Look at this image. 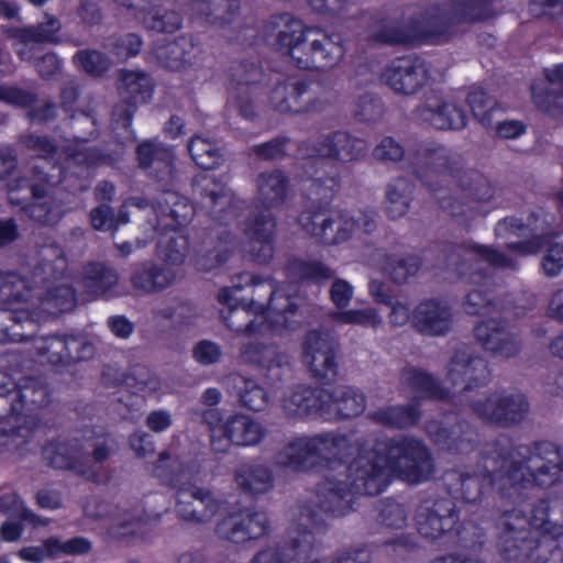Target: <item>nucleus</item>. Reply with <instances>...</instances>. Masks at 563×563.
<instances>
[{"label": "nucleus", "mask_w": 563, "mask_h": 563, "mask_svg": "<svg viewBox=\"0 0 563 563\" xmlns=\"http://www.w3.org/2000/svg\"><path fill=\"white\" fill-rule=\"evenodd\" d=\"M563 478V450L550 441L519 446L507 452L498 445H487L473 468L461 474V492L474 503L484 495L485 486L503 497L517 500L520 490L549 487Z\"/></svg>", "instance_id": "1"}, {"label": "nucleus", "mask_w": 563, "mask_h": 563, "mask_svg": "<svg viewBox=\"0 0 563 563\" xmlns=\"http://www.w3.org/2000/svg\"><path fill=\"white\" fill-rule=\"evenodd\" d=\"M360 462L354 483L363 486L369 495L383 492L393 477L410 484L429 479L433 464L426 446L418 440L404 439L379 445L376 451H367L357 456Z\"/></svg>", "instance_id": "2"}, {"label": "nucleus", "mask_w": 563, "mask_h": 563, "mask_svg": "<svg viewBox=\"0 0 563 563\" xmlns=\"http://www.w3.org/2000/svg\"><path fill=\"white\" fill-rule=\"evenodd\" d=\"M49 401L51 391L43 377L27 376L14 382L0 372V453L19 450L32 440L36 422L20 413L44 408Z\"/></svg>", "instance_id": "3"}, {"label": "nucleus", "mask_w": 563, "mask_h": 563, "mask_svg": "<svg viewBox=\"0 0 563 563\" xmlns=\"http://www.w3.org/2000/svg\"><path fill=\"white\" fill-rule=\"evenodd\" d=\"M417 176L432 191H437L438 183L451 184L455 194L465 201L443 202L442 207L453 217H474L479 213L478 202L488 201L493 188L487 179L475 170L455 166L450 152L444 147L423 150L417 157Z\"/></svg>", "instance_id": "4"}, {"label": "nucleus", "mask_w": 563, "mask_h": 563, "mask_svg": "<svg viewBox=\"0 0 563 563\" xmlns=\"http://www.w3.org/2000/svg\"><path fill=\"white\" fill-rule=\"evenodd\" d=\"M196 190L216 225L210 229L203 246L196 256V266L201 272H211L224 264L236 246V239L227 227L236 220L243 202L222 181L212 176L197 178Z\"/></svg>", "instance_id": "5"}, {"label": "nucleus", "mask_w": 563, "mask_h": 563, "mask_svg": "<svg viewBox=\"0 0 563 563\" xmlns=\"http://www.w3.org/2000/svg\"><path fill=\"white\" fill-rule=\"evenodd\" d=\"M119 451L110 433H93L84 439H55L43 448L44 460L54 468L71 471L97 481L103 465Z\"/></svg>", "instance_id": "6"}, {"label": "nucleus", "mask_w": 563, "mask_h": 563, "mask_svg": "<svg viewBox=\"0 0 563 563\" xmlns=\"http://www.w3.org/2000/svg\"><path fill=\"white\" fill-rule=\"evenodd\" d=\"M545 221L532 216L526 223L519 218L510 217L499 221L495 228L496 238L504 241L507 254L484 245H475L466 258L483 261L490 266L507 268L515 267L517 257L533 255L544 244Z\"/></svg>", "instance_id": "7"}, {"label": "nucleus", "mask_w": 563, "mask_h": 563, "mask_svg": "<svg viewBox=\"0 0 563 563\" xmlns=\"http://www.w3.org/2000/svg\"><path fill=\"white\" fill-rule=\"evenodd\" d=\"M526 512L519 508L505 511L499 520L501 529L499 542L503 551L509 558H517L518 551L521 556L531 555L532 543L540 534H549L558 538L563 534V526L549 519L550 506L545 500H540L530 509L529 518Z\"/></svg>", "instance_id": "8"}, {"label": "nucleus", "mask_w": 563, "mask_h": 563, "mask_svg": "<svg viewBox=\"0 0 563 563\" xmlns=\"http://www.w3.org/2000/svg\"><path fill=\"white\" fill-rule=\"evenodd\" d=\"M327 531L324 520L310 506L301 508L287 539L260 549L250 563H294L308 559L317 545L316 536Z\"/></svg>", "instance_id": "9"}, {"label": "nucleus", "mask_w": 563, "mask_h": 563, "mask_svg": "<svg viewBox=\"0 0 563 563\" xmlns=\"http://www.w3.org/2000/svg\"><path fill=\"white\" fill-rule=\"evenodd\" d=\"M349 387H338L331 393L309 385H296L283 399V410L288 417L318 415L325 420L350 418L352 405Z\"/></svg>", "instance_id": "10"}, {"label": "nucleus", "mask_w": 563, "mask_h": 563, "mask_svg": "<svg viewBox=\"0 0 563 563\" xmlns=\"http://www.w3.org/2000/svg\"><path fill=\"white\" fill-rule=\"evenodd\" d=\"M36 327L30 310L0 309V343H18L32 340L38 356L44 357L52 365H67L65 334L35 336Z\"/></svg>", "instance_id": "11"}, {"label": "nucleus", "mask_w": 563, "mask_h": 563, "mask_svg": "<svg viewBox=\"0 0 563 563\" xmlns=\"http://www.w3.org/2000/svg\"><path fill=\"white\" fill-rule=\"evenodd\" d=\"M265 29L297 68L316 71L314 29L305 27L300 20L289 13L273 15Z\"/></svg>", "instance_id": "12"}, {"label": "nucleus", "mask_w": 563, "mask_h": 563, "mask_svg": "<svg viewBox=\"0 0 563 563\" xmlns=\"http://www.w3.org/2000/svg\"><path fill=\"white\" fill-rule=\"evenodd\" d=\"M342 352L339 341L328 332L311 330L301 343V361L310 376L322 385L343 378Z\"/></svg>", "instance_id": "13"}, {"label": "nucleus", "mask_w": 563, "mask_h": 563, "mask_svg": "<svg viewBox=\"0 0 563 563\" xmlns=\"http://www.w3.org/2000/svg\"><path fill=\"white\" fill-rule=\"evenodd\" d=\"M154 88V79L146 71L120 69L117 84L119 101L112 109V128L123 129L135 139V132L132 129L133 117L140 106L152 100Z\"/></svg>", "instance_id": "14"}, {"label": "nucleus", "mask_w": 563, "mask_h": 563, "mask_svg": "<svg viewBox=\"0 0 563 563\" xmlns=\"http://www.w3.org/2000/svg\"><path fill=\"white\" fill-rule=\"evenodd\" d=\"M55 187L38 180L30 183L26 178H18L9 184L10 201L14 202L13 192L15 190L30 188L35 201L25 207L27 217L41 225L54 227L69 211L65 200L66 195Z\"/></svg>", "instance_id": "15"}, {"label": "nucleus", "mask_w": 563, "mask_h": 563, "mask_svg": "<svg viewBox=\"0 0 563 563\" xmlns=\"http://www.w3.org/2000/svg\"><path fill=\"white\" fill-rule=\"evenodd\" d=\"M175 514L180 521L192 526H207L224 508V500L209 488L183 484L176 489Z\"/></svg>", "instance_id": "16"}, {"label": "nucleus", "mask_w": 563, "mask_h": 563, "mask_svg": "<svg viewBox=\"0 0 563 563\" xmlns=\"http://www.w3.org/2000/svg\"><path fill=\"white\" fill-rule=\"evenodd\" d=\"M252 288L250 306L263 313L267 310L266 319H269L274 327H287L288 313H294L297 306L282 289L276 287L275 282L267 277L243 274L240 276Z\"/></svg>", "instance_id": "17"}, {"label": "nucleus", "mask_w": 563, "mask_h": 563, "mask_svg": "<svg viewBox=\"0 0 563 563\" xmlns=\"http://www.w3.org/2000/svg\"><path fill=\"white\" fill-rule=\"evenodd\" d=\"M351 474L335 475L324 474L323 481L317 486L314 504L307 503L299 507V511L305 506L312 507L318 517L322 518L329 525L324 517L339 518L347 515L351 507L352 482ZM300 512H298L299 515Z\"/></svg>", "instance_id": "18"}, {"label": "nucleus", "mask_w": 563, "mask_h": 563, "mask_svg": "<svg viewBox=\"0 0 563 563\" xmlns=\"http://www.w3.org/2000/svg\"><path fill=\"white\" fill-rule=\"evenodd\" d=\"M19 142L29 151L37 153V157L30 162V175L32 180L45 183L48 186H57L64 178V172L56 162L57 146L46 135L23 133Z\"/></svg>", "instance_id": "19"}, {"label": "nucleus", "mask_w": 563, "mask_h": 563, "mask_svg": "<svg viewBox=\"0 0 563 563\" xmlns=\"http://www.w3.org/2000/svg\"><path fill=\"white\" fill-rule=\"evenodd\" d=\"M137 166L145 174L162 184L172 186L176 179L174 148L157 139H147L135 147Z\"/></svg>", "instance_id": "20"}, {"label": "nucleus", "mask_w": 563, "mask_h": 563, "mask_svg": "<svg viewBox=\"0 0 563 563\" xmlns=\"http://www.w3.org/2000/svg\"><path fill=\"white\" fill-rule=\"evenodd\" d=\"M317 467L324 474H350L352 465V439L349 433L338 431L313 435Z\"/></svg>", "instance_id": "21"}, {"label": "nucleus", "mask_w": 563, "mask_h": 563, "mask_svg": "<svg viewBox=\"0 0 563 563\" xmlns=\"http://www.w3.org/2000/svg\"><path fill=\"white\" fill-rule=\"evenodd\" d=\"M384 82L396 93L410 96L418 92L430 79L428 64L418 57L391 60L382 75Z\"/></svg>", "instance_id": "22"}, {"label": "nucleus", "mask_w": 563, "mask_h": 563, "mask_svg": "<svg viewBox=\"0 0 563 563\" xmlns=\"http://www.w3.org/2000/svg\"><path fill=\"white\" fill-rule=\"evenodd\" d=\"M178 278L177 268L145 260L130 265L128 282L136 294L150 296L173 287Z\"/></svg>", "instance_id": "23"}, {"label": "nucleus", "mask_w": 563, "mask_h": 563, "mask_svg": "<svg viewBox=\"0 0 563 563\" xmlns=\"http://www.w3.org/2000/svg\"><path fill=\"white\" fill-rule=\"evenodd\" d=\"M233 288L223 287L219 290L218 300L223 307L220 309V317L227 328L240 335L262 334L266 328V316L253 312L251 306L245 303L232 305L234 298Z\"/></svg>", "instance_id": "24"}, {"label": "nucleus", "mask_w": 563, "mask_h": 563, "mask_svg": "<svg viewBox=\"0 0 563 563\" xmlns=\"http://www.w3.org/2000/svg\"><path fill=\"white\" fill-rule=\"evenodd\" d=\"M474 411L484 420L499 424L510 426L518 423L526 417L529 405L521 394H493L483 401L473 405Z\"/></svg>", "instance_id": "25"}, {"label": "nucleus", "mask_w": 563, "mask_h": 563, "mask_svg": "<svg viewBox=\"0 0 563 563\" xmlns=\"http://www.w3.org/2000/svg\"><path fill=\"white\" fill-rule=\"evenodd\" d=\"M489 377V369L479 356L474 355L470 347L456 350L450 360L446 378L453 387L461 391L471 390L484 385Z\"/></svg>", "instance_id": "26"}, {"label": "nucleus", "mask_w": 563, "mask_h": 563, "mask_svg": "<svg viewBox=\"0 0 563 563\" xmlns=\"http://www.w3.org/2000/svg\"><path fill=\"white\" fill-rule=\"evenodd\" d=\"M416 115L422 122L440 130H459L466 125V114L459 107L453 95H433L416 110Z\"/></svg>", "instance_id": "27"}, {"label": "nucleus", "mask_w": 563, "mask_h": 563, "mask_svg": "<svg viewBox=\"0 0 563 563\" xmlns=\"http://www.w3.org/2000/svg\"><path fill=\"white\" fill-rule=\"evenodd\" d=\"M67 266V260L59 245L52 243L42 246L37 251L36 263L29 277L34 292L64 280Z\"/></svg>", "instance_id": "28"}, {"label": "nucleus", "mask_w": 563, "mask_h": 563, "mask_svg": "<svg viewBox=\"0 0 563 563\" xmlns=\"http://www.w3.org/2000/svg\"><path fill=\"white\" fill-rule=\"evenodd\" d=\"M153 211L155 221L151 222L154 231L172 230L186 225L194 217L195 210L187 198L176 191H164L155 201Z\"/></svg>", "instance_id": "29"}, {"label": "nucleus", "mask_w": 563, "mask_h": 563, "mask_svg": "<svg viewBox=\"0 0 563 563\" xmlns=\"http://www.w3.org/2000/svg\"><path fill=\"white\" fill-rule=\"evenodd\" d=\"M475 335L486 350L504 358L517 355L520 350V342L515 333L496 319L478 323Z\"/></svg>", "instance_id": "30"}, {"label": "nucleus", "mask_w": 563, "mask_h": 563, "mask_svg": "<svg viewBox=\"0 0 563 563\" xmlns=\"http://www.w3.org/2000/svg\"><path fill=\"white\" fill-rule=\"evenodd\" d=\"M152 472L162 482L178 488L186 484V479L195 477L200 472V465L194 459L181 457L172 451H163Z\"/></svg>", "instance_id": "31"}, {"label": "nucleus", "mask_w": 563, "mask_h": 563, "mask_svg": "<svg viewBox=\"0 0 563 563\" xmlns=\"http://www.w3.org/2000/svg\"><path fill=\"white\" fill-rule=\"evenodd\" d=\"M202 48L192 37L179 36L156 49V58L162 66L172 70H184L196 66Z\"/></svg>", "instance_id": "32"}, {"label": "nucleus", "mask_w": 563, "mask_h": 563, "mask_svg": "<svg viewBox=\"0 0 563 563\" xmlns=\"http://www.w3.org/2000/svg\"><path fill=\"white\" fill-rule=\"evenodd\" d=\"M120 280L114 267L103 262H88L80 272L79 284L85 296L99 299L111 291Z\"/></svg>", "instance_id": "33"}, {"label": "nucleus", "mask_w": 563, "mask_h": 563, "mask_svg": "<svg viewBox=\"0 0 563 563\" xmlns=\"http://www.w3.org/2000/svg\"><path fill=\"white\" fill-rule=\"evenodd\" d=\"M289 190L290 180L282 169L265 170L256 177V201L266 210L282 208Z\"/></svg>", "instance_id": "34"}, {"label": "nucleus", "mask_w": 563, "mask_h": 563, "mask_svg": "<svg viewBox=\"0 0 563 563\" xmlns=\"http://www.w3.org/2000/svg\"><path fill=\"white\" fill-rule=\"evenodd\" d=\"M456 515L448 500L435 501L430 508L421 506L417 512L418 531L424 538L435 539L453 528Z\"/></svg>", "instance_id": "35"}, {"label": "nucleus", "mask_w": 563, "mask_h": 563, "mask_svg": "<svg viewBox=\"0 0 563 563\" xmlns=\"http://www.w3.org/2000/svg\"><path fill=\"white\" fill-rule=\"evenodd\" d=\"M161 521V515H148L142 509L115 516L108 533L115 540L144 539L150 530Z\"/></svg>", "instance_id": "36"}, {"label": "nucleus", "mask_w": 563, "mask_h": 563, "mask_svg": "<svg viewBox=\"0 0 563 563\" xmlns=\"http://www.w3.org/2000/svg\"><path fill=\"white\" fill-rule=\"evenodd\" d=\"M413 324L422 334L441 335L450 330L452 313L445 302L428 300L416 308Z\"/></svg>", "instance_id": "37"}, {"label": "nucleus", "mask_w": 563, "mask_h": 563, "mask_svg": "<svg viewBox=\"0 0 563 563\" xmlns=\"http://www.w3.org/2000/svg\"><path fill=\"white\" fill-rule=\"evenodd\" d=\"M275 463L298 473L317 467L313 437L296 438L288 442L277 452Z\"/></svg>", "instance_id": "38"}, {"label": "nucleus", "mask_w": 563, "mask_h": 563, "mask_svg": "<svg viewBox=\"0 0 563 563\" xmlns=\"http://www.w3.org/2000/svg\"><path fill=\"white\" fill-rule=\"evenodd\" d=\"M241 361L266 373L279 371L289 364L288 355L273 344L249 342L240 349Z\"/></svg>", "instance_id": "39"}, {"label": "nucleus", "mask_w": 563, "mask_h": 563, "mask_svg": "<svg viewBox=\"0 0 563 563\" xmlns=\"http://www.w3.org/2000/svg\"><path fill=\"white\" fill-rule=\"evenodd\" d=\"M221 431L238 446H255L266 437V428L247 415H234L222 424Z\"/></svg>", "instance_id": "40"}, {"label": "nucleus", "mask_w": 563, "mask_h": 563, "mask_svg": "<svg viewBox=\"0 0 563 563\" xmlns=\"http://www.w3.org/2000/svg\"><path fill=\"white\" fill-rule=\"evenodd\" d=\"M236 485L246 494L258 496L274 488L275 476L272 468L263 463L241 464L234 472Z\"/></svg>", "instance_id": "41"}, {"label": "nucleus", "mask_w": 563, "mask_h": 563, "mask_svg": "<svg viewBox=\"0 0 563 563\" xmlns=\"http://www.w3.org/2000/svg\"><path fill=\"white\" fill-rule=\"evenodd\" d=\"M34 290L27 278L15 272H0V303H25L34 308ZM29 310V308H25Z\"/></svg>", "instance_id": "42"}, {"label": "nucleus", "mask_w": 563, "mask_h": 563, "mask_svg": "<svg viewBox=\"0 0 563 563\" xmlns=\"http://www.w3.org/2000/svg\"><path fill=\"white\" fill-rule=\"evenodd\" d=\"M35 307L42 306V309L47 312H65L75 307L76 296L74 288L62 280L49 287L43 288L34 292Z\"/></svg>", "instance_id": "43"}, {"label": "nucleus", "mask_w": 563, "mask_h": 563, "mask_svg": "<svg viewBox=\"0 0 563 563\" xmlns=\"http://www.w3.org/2000/svg\"><path fill=\"white\" fill-rule=\"evenodd\" d=\"M227 384L235 389L240 402L252 411H263L269 401L267 391L254 379L246 378L240 374H231Z\"/></svg>", "instance_id": "44"}, {"label": "nucleus", "mask_w": 563, "mask_h": 563, "mask_svg": "<svg viewBox=\"0 0 563 563\" xmlns=\"http://www.w3.org/2000/svg\"><path fill=\"white\" fill-rule=\"evenodd\" d=\"M302 155L330 157L339 161H349L352 155V144L347 132H333L322 137L318 146L309 150L307 144L299 147Z\"/></svg>", "instance_id": "45"}, {"label": "nucleus", "mask_w": 563, "mask_h": 563, "mask_svg": "<svg viewBox=\"0 0 563 563\" xmlns=\"http://www.w3.org/2000/svg\"><path fill=\"white\" fill-rule=\"evenodd\" d=\"M313 86L310 80L288 78L286 102L290 104L289 112L305 113L319 109L320 101Z\"/></svg>", "instance_id": "46"}, {"label": "nucleus", "mask_w": 563, "mask_h": 563, "mask_svg": "<svg viewBox=\"0 0 563 563\" xmlns=\"http://www.w3.org/2000/svg\"><path fill=\"white\" fill-rule=\"evenodd\" d=\"M331 212L323 206H310L305 209L298 217L301 228L322 243H331L335 241L332 233L328 232Z\"/></svg>", "instance_id": "47"}, {"label": "nucleus", "mask_w": 563, "mask_h": 563, "mask_svg": "<svg viewBox=\"0 0 563 563\" xmlns=\"http://www.w3.org/2000/svg\"><path fill=\"white\" fill-rule=\"evenodd\" d=\"M141 22L148 31L156 33H175L183 25L180 13L165 7H152L141 11Z\"/></svg>", "instance_id": "48"}, {"label": "nucleus", "mask_w": 563, "mask_h": 563, "mask_svg": "<svg viewBox=\"0 0 563 563\" xmlns=\"http://www.w3.org/2000/svg\"><path fill=\"white\" fill-rule=\"evenodd\" d=\"M192 9L210 23L224 25L234 20L240 5L238 0H194Z\"/></svg>", "instance_id": "49"}, {"label": "nucleus", "mask_w": 563, "mask_h": 563, "mask_svg": "<svg viewBox=\"0 0 563 563\" xmlns=\"http://www.w3.org/2000/svg\"><path fill=\"white\" fill-rule=\"evenodd\" d=\"M285 271L287 276L295 282L322 283L333 276V271L319 261L291 258Z\"/></svg>", "instance_id": "50"}, {"label": "nucleus", "mask_w": 563, "mask_h": 563, "mask_svg": "<svg viewBox=\"0 0 563 563\" xmlns=\"http://www.w3.org/2000/svg\"><path fill=\"white\" fill-rule=\"evenodd\" d=\"M314 37L316 71L333 68L344 55L343 47L332 36L319 29H314Z\"/></svg>", "instance_id": "51"}, {"label": "nucleus", "mask_w": 563, "mask_h": 563, "mask_svg": "<svg viewBox=\"0 0 563 563\" xmlns=\"http://www.w3.org/2000/svg\"><path fill=\"white\" fill-rule=\"evenodd\" d=\"M62 30L60 21L53 14L45 13L43 20L35 25L19 31L21 43H58V33Z\"/></svg>", "instance_id": "52"}, {"label": "nucleus", "mask_w": 563, "mask_h": 563, "mask_svg": "<svg viewBox=\"0 0 563 563\" xmlns=\"http://www.w3.org/2000/svg\"><path fill=\"white\" fill-rule=\"evenodd\" d=\"M544 75L550 86L549 95L544 96L542 91L534 86L532 88V97L539 109L551 112L552 102L563 97V64L547 68Z\"/></svg>", "instance_id": "53"}, {"label": "nucleus", "mask_w": 563, "mask_h": 563, "mask_svg": "<svg viewBox=\"0 0 563 563\" xmlns=\"http://www.w3.org/2000/svg\"><path fill=\"white\" fill-rule=\"evenodd\" d=\"M411 195L410 184L402 178L390 183L386 191V211L393 219L405 216L409 209Z\"/></svg>", "instance_id": "54"}, {"label": "nucleus", "mask_w": 563, "mask_h": 563, "mask_svg": "<svg viewBox=\"0 0 563 563\" xmlns=\"http://www.w3.org/2000/svg\"><path fill=\"white\" fill-rule=\"evenodd\" d=\"M192 161L203 169H213L222 162L220 150L208 139L195 135L188 143Z\"/></svg>", "instance_id": "55"}, {"label": "nucleus", "mask_w": 563, "mask_h": 563, "mask_svg": "<svg viewBox=\"0 0 563 563\" xmlns=\"http://www.w3.org/2000/svg\"><path fill=\"white\" fill-rule=\"evenodd\" d=\"M275 218L269 210L253 213L244 223L243 232L250 241L274 239Z\"/></svg>", "instance_id": "56"}, {"label": "nucleus", "mask_w": 563, "mask_h": 563, "mask_svg": "<svg viewBox=\"0 0 563 563\" xmlns=\"http://www.w3.org/2000/svg\"><path fill=\"white\" fill-rule=\"evenodd\" d=\"M74 63L84 71L93 76H101L110 68V58L97 49H81L73 57Z\"/></svg>", "instance_id": "57"}, {"label": "nucleus", "mask_w": 563, "mask_h": 563, "mask_svg": "<svg viewBox=\"0 0 563 563\" xmlns=\"http://www.w3.org/2000/svg\"><path fill=\"white\" fill-rule=\"evenodd\" d=\"M67 125L70 128V136L76 142H88L98 135L96 118L87 112L78 111L71 114Z\"/></svg>", "instance_id": "58"}, {"label": "nucleus", "mask_w": 563, "mask_h": 563, "mask_svg": "<svg viewBox=\"0 0 563 563\" xmlns=\"http://www.w3.org/2000/svg\"><path fill=\"white\" fill-rule=\"evenodd\" d=\"M158 249L159 255L165 262L172 265H178L186 258L188 241L184 235L174 231L170 235L166 236L165 240L158 242Z\"/></svg>", "instance_id": "59"}, {"label": "nucleus", "mask_w": 563, "mask_h": 563, "mask_svg": "<svg viewBox=\"0 0 563 563\" xmlns=\"http://www.w3.org/2000/svg\"><path fill=\"white\" fill-rule=\"evenodd\" d=\"M351 286L346 280L335 279L330 289V297L338 311L332 317L342 323H352V311L345 310L351 300Z\"/></svg>", "instance_id": "60"}, {"label": "nucleus", "mask_w": 563, "mask_h": 563, "mask_svg": "<svg viewBox=\"0 0 563 563\" xmlns=\"http://www.w3.org/2000/svg\"><path fill=\"white\" fill-rule=\"evenodd\" d=\"M142 46V37L136 33H126L111 37L106 44V47L121 60L136 56L141 52Z\"/></svg>", "instance_id": "61"}, {"label": "nucleus", "mask_w": 563, "mask_h": 563, "mask_svg": "<svg viewBox=\"0 0 563 563\" xmlns=\"http://www.w3.org/2000/svg\"><path fill=\"white\" fill-rule=\"evenodd\" d=\"M468 104L475 118L484 125L493 124V117L499 112L495 100L486 95L482 89H474L468 95Z\"/></svg>", "instance_id": "62"}, {"label": "nucleus", "mask_w": 563, "mask_h": 563, "mask_svg": "<svg viewBox=\"0 0 563 563\" xmlns=\"http://www.w3.org/2000/svg\"><path fill=\"white\" fill-rule=\"evenodd\" d=\"M290 140L277 136L267 142L255 144L249 148V155L261 161H278L287 156V146Z\"/></svg>", "instance_id": "63"}, {"label": "nucleus", "mask_w": 563, "mask_h": 563, "mask_svg": "<svg viewBox=\"0 0 563 563\" xmlns=\"http://www.w3.org/2000/svg\"><path fill=\"white\" fill-rule=\"evenodd\" d=\"M216 532L221 539L235 543L245 542L246 533L243 511L232 514L219 521Z\"/></svg>", "instance_id": "64"}]
</instances>
